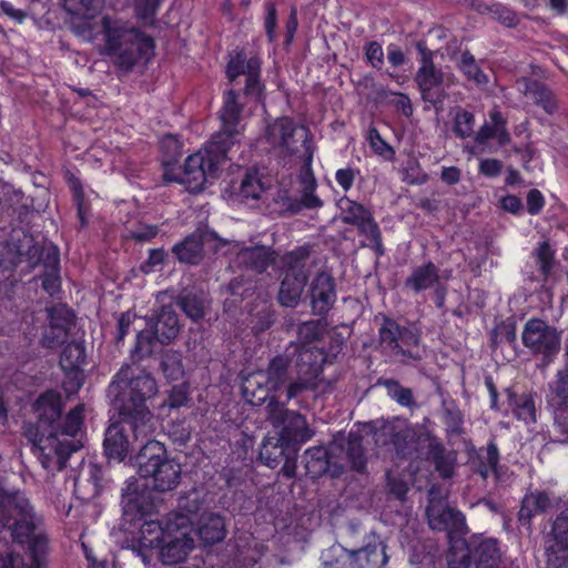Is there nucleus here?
I'll return each instance as SVG.
<instances>
[{"mask_svg": "<svg viewBox=\"0 0 568 568\" xmlns=\"http://www.w3.org/2000/svg\"><path fill=\"white\" fill-rule=\"evenodd\" d=\"M63 9L71 16L84 20L75 31L83 40L93 42L103 36L104 51L122 70L130 71L138 61L149 60L154 43L151 37L128 22L110 16L97 20L102 0H62Z\"/></svg>", "mask_w": 568, "mask_h": 568, "instance_id": "obj_1", "label": "nucleus"}, {"mask_svg": "<svg viewBox=\"0 0 568 568\" xmlns=\"http://www.w3.org/2000/svg\"><path fill=\"white\" fill-rule=\"evenodd\" d=\"M237 100L239 94L235 90L225 93L220 110L221 129L212 135L204 150L187 156L179 178L165 173L166 181H176L184 184L190 192H200L207 178L215 176L219 163L225 159L230 149L240 142L242 135L243 105Z\"/></svg>", "mask_w": 568, "mask_h": 568, "instance_id": "obj_2", "label": "nucleus"}, {"mask_svg": "<svg viewBox=\"0 0 568 568\" xmlns=\"http://www.w3.org/2000/svg\"><path fill=\"white\" fill-rule=\"evenodd\" d=\"M39 518L24 494L0 489V531L8 528L14 541L28 544L27 558L9 552L0 559V568H42L48 547L47 536L38 530Z\"/></svg>", "mask_w": 568, "mask_h": 568, "instance_id": "obj_3", "label": "nucleus"}, {"mask_svg": "<svg viewBox=\"0 0 568 568\" xmlns=\"http://www.w3.org/2000/svg\"><path fill=\"white\" fill-rule=\"evenodd\" d=\"M158 393L154 377L135 363L123 365L108 388L119 416L130 418L136 436L153 435L155 423L146 402Z\"/></svg>", "mask_w": 568, "mask_h": 568, "instance_id": "obj_4", "label": "nucleus"}, {"mask_svg": "<svg viewBox=\"0 0 568 568\" xmlns=\"http://www.w3.org/2000/svg\"><path fill=\"white\" fill-rule=\"evenodd\" d=\"M266 138L268 143L278 151L285 164L293 158H298L302 164L307 163L310 152L312 159L314 158L316 148L311 131L305 125H297L290 118H280L270 124Z\"/></svg>", "mask_w": 568, "mask_h": 568, "instance_id": "obj_5", "label": "nucleus"}, {"mask_svg": "<svg viewBox=\"0 0 568 568\" xmlns=\"http://www.w3.org/2000/svg\"><path fill=\"white\" fill-rule=\"evenodd\" d=\"M24 435L32 444V453L48 473L54 474L65 467L70 455L82 447L81 439H62L58 432L26 427Z\"/></svg>", "mask_w": 568, "mask_h": 568, "instance_id": "obj_6", "label": "nucleus"}, {"mask_svg": "<svg viewBox=\"0 0 568 568\" xmlns=\"http://www.w3.org/2000/svg\"><path fill=\"white\" fill-rule=\"evenodd\" d=\"M180 507L187 514L172 513L168 515L166 535L160 546V559L168 566L184 561L194 548L192 520L189 514H195L199 510V505L195 500L191 505L181 501Z\"/></svg>", "mask_w": 568, "mask_h": 568, "instance_id": "obj_7", "label": "nucleus"}, {"mask_svg": "<svg viewBox=\"0 0 568 568\" xmlns=\"http://www.w3.org/2000/svg\"><path fill=\"white\" fill-rule=\"evenodd\" d=\"M521 339L525 347L535 355H541L546 362L558 354L561 345V335L557 328L537 317L525 323Z\"/></svg>", "mask_w": 568, "mask_h": 568, "instance_id": "obj_8", "label": "nucleus"}, {"mask_svg": "<svg viewBox=\"0 0 568 568\" xmlns=\"http://www.w3.org/2000/svg\"><path fill=\"white\" fill-rule=\"evenodd\" d=\"M267 412L271 424L282 428L278 435L292 446L304 444L313 437L314 432L300 413L288 410L284 405L273 400L268 403Z\"/></svg>", "mask_w": 568, "mask_h": 568, "instance_id": "obj_9", "label": "nucleus"}, {"mask_svg": "<svg viewBox=\"0 0 568 568\" xmlns=\"http://www.w3.org/2000/svg\"><path fill=\"white\" fill-rule=\"evenodd\" d=\"M416 49L419 53V68L415 75V82L420 90L423 100L436 104L443 99L440 85L444 81V74L435 68L433 51L425 43L417 42Z\"/></svg>", "mask_w": 568, "mask_h": 568, "instance_id": "obj_10", "label": "nucleus"}, {"mask_svg": "<svg viewBox=\"0 0 568 568\" xmlns=\"http://www.w3.org/2000/svg\"><path fill=\"white\" fill-rule=\"evenodd\" d=\"M150 436H136L131 428L130 418L120 416V420L113 422L105 430L103 442L105 454L109 458L121 462L134 449L133 445L135 443L143 442Z\"/></svg>", "mask_w": 568, "mask_h": 568, "instance_id": "obj_11", "label": "nucleus"}, {"mask_svg": "<svg viewBox=\"0 0 568 568\" xmlns=\"http://www.w3.org/2000/svg\"><path fill=\"white\" fill-rule=\"evenodd\" d=\"M227 78L234 83L241 77H245L244 93L246 97L258 99L264 90L260 80L261 60L257 57L246 58L243 53H237L227 64Z\"/></svg>", "mask_w": 568, "mask_h": 568, "instance_id": "obj_12", "label": "nucleus"}, {"mask_svg": "<svg viewBox=\"0 0 568 568\" xmlns=\"http://www.w3.org/2000/svg\"><path fill=\"white\" fill-rule=\"evenodd\" d=\"M312 155L310 152L307 155V163L302 164L298 174V182L301 185L300 199L283 195V205L285 206V210L291 213H297L303 209L314 210L323 206V201L315 193L317 182L312 169Z\"/></svg>", "mask_w": 568, "mask_h": 568, "instance_id": "obj_13", "label": "nucleus"}, {"mask_svg": "<svg viewBox=\"0 0 568 568\" xmlns=\"http://www.w3.org/2000/svg\"><path fill=\"white\" fill-rule=\"evenodd\" d=\"M311 307L314 314H326L336 302L335 281L326 271L318 272L308 290Z\"/></svg>", "mask_w": 568, "mask_h": 568, "instance_id": "obj_14", "label": "nucleus"}, {"mask_svg": "<svg viewBox=\"0 0 568 568\" xmlns=\"http://www.w3.org/2000/svg\"><path fill=\"white\" fill-rule=\"evenodd\" d=\"M428 524L439 531L460 530L465 526L463 514L446 505L443 499L430 498L426 508Z\"/></svg>", "mask_w": 568, "mask_h": 568, "instance_id": "obj_15", "label": "nucleus"}, {"mask_svg": "<svg viewBox=\"0 0 568 568\" xmlns=\"http://www.w3.org/2000/svg\"><path fill=\"white\" fill-rule=\"evenodd\" d=\"M516 88L520 93L532 99L548 114L558 111L559 105L554 92L544 83L530 78H520L516 81Z\"/></svg>", "mask_w": 568, "mask_h": 568, "instance_id": "obj_16", "label": "nucleus"}, {"mask_svg": "<svg viewBox=\"0 0 568 568\" xmlns=\"http://www.w3.org/2000/svg\"><path fill=\"white\" fill-rule=\"evenodd\" d=\"M439 282V268L433 262H427L412 268L409 276L404 282V288L418 294L423 291L432 290Z\"/></svg>", "mask_w": 568, "mask_h": 568, "instance_id": "obj_17", "label": "nucleus"}, {"mask_svg": "<svg viewBox=\"0 0 568 568\" xmlns=\"http://www.w3.org/2000/svg\"><path fill=\"white\" fill-rule=\"evenodd\" d=\"M140 443L142 446L135 457V463L138 465L140 476L148 477L150 475V469L153 470L158 464L168 458L166 449L159 440L151 439V436Z\"/></svg>", "mask_w": 568, "mask_h": 568, "instance_id": "obj_18", "label": "nucleus"}, {"mask_svg": "<svg viewBox=\"0 0 568 568\" xmlns=\"http://www.w3.org/2000/svg\"><path fill=\"white\" fill-rule=\"evenodd\" d=\"M61 395L55 390H48L42 394L34 403V410L39 416L41 428L48 424L49 429H52L61 417L62 413Z\"/></svg>", "mask_w": 568, "mask_h": 568, "instance_id": "obj_19", "label": "nucleus"}, {"mask_svg": "<svg viewBox=\"0 0 568 568\" xmlns=\"http://www.w3.org/2000/svg\"><path fill=\"white\" fill-rule=\"evenodd\" d=\"M181 466L174 459L166 458L150 469L146 478L153 479V487L159 491H170L178 487L181 478Z\"/></svg>", "mask_w": 568, "mask_h": 568, "instance_id": "obj_20", "label": "nucleus"}, {"mask_svg": "<svg viewBox=\"0 0 568 568\" xmlns=\"http://www.w3.org/2000/svg\"><path fill=\"white\" fill-rule=\"evenodd\" d=\"M351 568H381L387 562L385 547L382 542L367 546L348 552Z\"/></svg>", "mask_w": 568, "mask_h": 568, "instance_id": "obj_21", "label": "nucleus"}, {"mask_svg": "<svg viewBox=\"0 0 568 568\" xmlns=\"http://www.w3.org/2000/svg\"><path fill=\"white\" fill-rule=\"evenodd\" d=\"M274 262V252L264 246L246 247L235 257V263L246 270L263 273Z\"/></svg>", "mask_w": 568, "mask_h": 568, "instance_id": "obj_22", "label": "nucleus"}, {"mask_svg": "<svg viewBox=\"0 0 568 568\" xmlns=\"http://www.w3.org/2000/svg\"><path fill=\"white\" fill-rule=\"evenodd\" d=\"M427 440L428 455L435 465V469L443 478L452 477L456 464V453L447 450L437 437L427 434Z\"/></svg>", "mask_w": 568, "mask_h": 568, "instance_id": "obj_23", "label": "nucleus"}, {"mask_svg": "<svg viewBox=\"0 0 568 568\" xmlns=\"http://www.w3.org/2000/svg\"><path fill=\"white\" fill-rule=\"evenodd\" d=\"M327 361V355L318 347H300L296 366L301 376L314 379Z\"/></svg>", "mask_w": 568, "mask_h": 568, "instance_id": "obj_24", "label": "nucleus"}, {"mask_svg": "<svg viewBox=\"0 0 568 568\" xmlns=\"http://www.w3.org/2000/svg\"><path fill=\"white\" fill-rule=\"evenodd\" d=\"M292 447L293 446L278 434L274 436L268 435L263 439L261 445L260 459L267 467L275 468L287 453L291 452Z\"/></svg>", "mask_w": 568, "mask_h": 568, "instance_id": "obj_25", "label": "nucleus"}, {"mask_svg": "<svg viewBox=\"0 0 568 568\" xmlns=\"http://www.w3.org/2000/svg\"><path fill=\"white\" fill-rule=\"evenodd\" d=\"M197 535L206 545L222 541L226 536L224 519L214 513H205L201 516Z\"/></svg>", "mask_w": 568, "mask_h": 568, "instance_id": "obj_26", "label": "nucleus"}, {"mask_svg": "<svg viewBox=\"0 0 568 568\" xmlns=\"http://www.w3.org/2000/svg\"><path fill=\"white\" fill-rule=\"evenodd\" d=\"M307 280L308 277L303 274L294 275L285 273L278 292V302L281 305L295 307L301 300Z\"/></svg>", "mask_w": 568, "mask_h": 568, "instance_id": "obj_27", "label": "nucleus"}, {"mask_svg": "<svg viewBox=\"0 0 568 568\" xmlns=\"http://www.w3.org/2000/svg\"><path fill=\"white\" fill-rule=\"evenodd\" d=\"M552 507L550 496L545 491L536 490L526 495L523 499L518 520L521 525H528L532 516L545 513Z\"/></svg>", "mask_w": 568, "mask_h": 568, "instance_id": "obj_28", "label": "nucleus"}, {"mask_svg": "<svg viewBox=\"0 0 568 568\" xmlns=\"http://www.w3.org/2000/svg\"><path fill=\"white\" fill-rule=\"evenodd\" d=\"M545 550H568V508L562 510L544 537Z\"/></svg>", "mask_w": 568, "mask_h": 568, "instance_id": "obj_29", "label": "nucleus"}, {"mask_svg": "<svg viewBox=\"0 0 568 568\" xmlns=\"http://www.w3.org/2000/svg\"><path fill=\"white\" fill-rule=\"evenodd\" d=\"M154 332L160 344H168L178 336L179 320L172 306H162L156 314Z\"/></svg>", "mask_w": 568, "mask_h": 568, "instance_id": "obj_30", "label": "nucleus"}, {"mask_svg": "<svg viewBox=\"0 0 568 568\" xmlns=\"http://www.w3.org/2000/svg\"><path fill=\"white\" fill-rule=\"evenodd\" d=\"M471 551L476 568H498L500 550L496 539H480L474 545Z\"/></svg>", "mask_w": 568, "mask_h": 568, "instance_id": "obj_31", "label": "nucleus"}, {"mask_svg": "<svg viewBox=\"0 0 568 568\" xmlns=\"http://www.w3.org/2000/svg\"><path fill=\"white\" fill-rule=\"evenodd\" d=\"M166 535V521L164 524L154 519H145L140 526L138 538L140 548H160Z\"/></svg>", "mask_w": 568, "mask_h": 568, "instance_id": "obj_32", "label": "nucleus"}, {"mask_svg": "<svg viewBox=\"0 0 568 568\" xmlns=\"http://www.w3.org/2000/svg\"><path fill=\"white\" fill-rule=\"evenodd\" d=\"M178 260L186 264H197L202 258L203 243L200 234H191L173 246Z\"/></svg>", "mask_w": 568, "mask_h": 568, "instance_id": "obj_33", "label": "nucleus"}, {"mask_svg": "<svg viewBox=\"0 0 568 568\" xmlns=\"http://www.w3.org/2000/svg\"><path fill=\"white\" fill-rule=\"evenodd\" d=\"M312 247L310 245L298 246L282 256L283 267L287 274H303L310 276V271L306 267L307 261L311 255Z\"/></svg>", "mask_w": 568, "mask_h": 568, "instance_id": "obj_34", "label": "nucleus"}, {"mask_svg": "<svg viewBox=\"0 0 568 568\" xmlns=\"http://www.w3.org/2000/svg\"><path fill=\"white\" fill-rule=\"evenodd\" d=\"M420 337L417 332L403 327L400 331V336L398 338V345L400 351H395V356H402L403 362L412 361L418 362L422 359V353L419 349Z\"/></svg>", "mask_w": 568, "mask_h": 568, "instance_id": "obj_35", "label": "nucleus"}, {"mask_svg": "<svg viewBox=\"0 0 568 568\" xmlns=\"http://www.w3.org/2000/svg\"><path fill=\"white\" fill-rule=\"evenodd\" d=\"M83 412L84 405H77L72 410L69 412L63 423H61L59 419L51 430H57L62 439H79L78 435L81 433L83 426Z\"/></svg>", "mask_w": 568, "mask_h": 568, "instance_id": "obj_36", "label": "nucleus"}, {"mask_svg": "<svg viewBox=\"0 0 568 568\" xmlns=\"http://www.w3.org/2000/svg\"><path fill=\"white\" fill-rule=\"evenodd\" d=\"M306 474L315 479L324 475L329 467L328 452L322 446L311 447L305 452Z\"/></svg>", "mask_w": 568, "mask_h": 568, "instance_id": "obj_37", "label": "nucleus"}, {"mask_svg": "<svg viewBox=\"0 0 568 568\" xmlns=\"http://www.w3.org/2000/svg\"><path fill=\"white\" fill-rule=\"evenodd\" d=\"M84 361V345L73 342L64 346L60 356V366L65 373H74L77 376Z\"/></svg>", "mask_w": 568, "mask_h": 568, "instance_id": "obj_38", "label": "nucleus"}, {"mask_svg": "<svg viewBox=\"0 0 568 568\" xmlns=\"http://www.w3.org/2000/svg\"><path fill=\"white\" fill-rule=\"evenodd\" d=\"M509 406L513 409L514 415L525 423L535 422L536 409L535 403L530 395L523 394L516 395L510 390H507Z\"/></svg>", "mask_w": 568, "mask_h": 568, "instance_id": "obj_39", "label": "nucleus"}, {"mask_svg": "<svg viewBox=\"0 0 568 568\" xmlns=\"http://www.w3.org/2000/svg\"><path fill=\"white\" fill-rule=\"evenodd\" d=\"M355 226L357 227L358 233L368 240L366 245L373 248L378 256H383L385 254V248L382 242V233L373 214Z\"/></svg>", "mask_w": 568, "mask_h": 568, "instance_id": "obj_40", "label": "nucleus"}, {"mask_svg": "<svg viewBox=\"0 0 568 568\" xmlns=\"http://www.w3.org/2000/svg\"><path fill=\"white\" fill-rule=\"evenodd\" d=\"M371 82L374 93L373 99L375 101L381 102L384 101L388 95H393L394 99L392 100V103L397 111H399L403 115L407 118L413 114V105L409 98L406 94L400 92H389L382 84H377L373 80H371Z\"/></svg>", "mask_w": 568, "mask_h": 568, "instance_id": "obj_41", "label": "nucleus"}, {"mask_svg": "<svg viewBox=\"0 0 568 568\" xmlns=\"http://www.w3.org/2000/svg\"><path fill=\"white\" fill-rule=\"evenodd\" d=\"M158 344H160V341L158 339V335H155L154 331H141L136 335L134 348L131 351V358L133 363L151 356L155 352Z\"/></svg>", "mask_w": 568, "mask_h": 568, "instance_id": "obj_42", "label": "nucleus"}, {"mask_svg": "<svg viewBox=\"0 0 568 568\" xmlns=\"http://www.w3.org/2000/svg\"><path fill=\"white\" fill-rule=\"evenodd\" d=\"M51 331H57V338H67L68 327L72 322V314L64 305L52 306L47 310Z\"/></svg>", "mask_w": 568, "mask_h": 568, "instance_id": "obj_43", "label": "nucleus"}, {"mask_svg": "<svg viewBox=\"0 0 568 568\" xmlns=\"http://www.w3.org/2000/svg\"><path fill=\"white\" fill-rule=\"evenodd\" d=\"M326 328L323 320H311L303 322L297 328V343L300 347H308L313 342L321 338Z\"/></svg>", "mask_w": 568, "mask_h": 568, "instance_id": "obj_44", "label": "nucleus"}, {"mask_svg": "<svg viewBox=\"0 0 568 568\" xmlns=\"http://www.w3.org/2000/svg\"><path fill=\"white\" fill-rule=\"evenodd\" d=\"M473 554L465 539H456L452 542L446 560L449 568H469Z\"/></svg>", "mask_w": 568, "mask_h": 568, "instance_id": "obj_45", "label": "nucleus"}, {"mask_svg": "<svg viewBox=\"0 0 568 568\" xmlns=\"http://www.w3.org/2000/svg\"><path fill=\"white\" fill-rule=\"evenodd\" d=\"M378 383L379 385H383L386 388L387 395L400 406H416V402L414 399V395L410 388L402 386L396 379L393 378L383 379L379 381Z\"/></svg>", "mask_w": 568, "mask_h": 568, "instance_id": "obj_46", "label": "nucleus"}, {"mask_svg": "<svg viewBox=\"0 0 568 568\" xmlns=\"http://www.w3.org/2000/svg\"><path fill=\"white\" fill-rule=\"evenodd\" d=\"M342 221L345 224L356 225L368 217L372 212L363 204L345 197L341 201Z\"/></svg>", "mask_w": 568, "mask_h": 568, "instance_id": "obj_47", "label": "nucleus"}, {"mask_svg": "<svg viewBox=\"0 0 568 568\" xmlns=\"http://www.w3.org/2000/svg\"><path fill=\"white\" fill-rule=\"evenodd\" d=\"M384 432L390 437V442L398 454L405 456L409 453L410 446L413 445L416 437V432L414 428L405 427L394 432L393 427H385Z\"/></svg>", "mask_w": 568, "mask_h": 568, "instance_id": "obj_48", "label": "nucleus"}, {"mask_svg": "<svg viewBox=\"0 0 568 568\" xmlns=\"http://www.w3.org/2000/svg\"><path fill=\"white\" fill-rule=\"evenodd\" d=\"M402 326L394 320L385 318L379 328L381 344L388 349L393 355L395 351H400L398 338L400 336Z\"/></svg>", "mask_w": 568, "mask_h": 568, "instance_id": "obj_49", "label": "nucleus"}, {"mask_svg": "<svg viewBox=\"0 0 568 568\" xmlns=\"http://www.w3.org/2000/svg\"><path fill=\"white\" fill-rule=\"evenodd\" d=\"M266 190L264 182L256 172H248L241 181L239 194L243 199L258 200Z\"/></svg>", "mask_w": 568, "mask_h": 568, "instance_id": "obj_50", "label": "nucleus"}, {"mask_svg": "<svg viewBox=\"0 0 568 568\" xmlns=\"http://www.w3.org/2000/svg\"><path fill=\"white\" fill-rule=\"evenodd\" d=\"M161 367L164 375L172 381H178L183 375L182 355L176 351H165L162 355Z\"/></svg>", "mask_w": 568, "mask_h": 568, "instance_id": "obj_51", "label": "nucleus"}, {"mask_svg": "<svg viewBox=\"0 0 568 568\" xmlns=\"http://www.w3.org/2000/svg\"><path fill=\"white\" fill-rule=\"evenodd\" d=\"M458 69L468 80L474 81L476 84H486L488 82L487 75L479 69L475 58L468 51L462 53Z\"/></svg>", "mask_w": 568, "mask_h": 568, "instance_id": "obj_52", "label": "nucleus"}, {"mask_svg": "<svg viewBox=\"0 0 568 568\" xmlns=\"http://www.w3.org/2000/svg\"><path fill=\"white\" fill-rule=\"evenodd\" d=\"M287 361L284 357H275L268 365L266 372L267 389H277L285 381Z\"/></svg>", "mask_w": 568, "mask_h": 568, "instance_id": "obj_53", "label": "nucleus"}, {"mask_svg": "<svg viewBox=\"0 0 568 568\" xmlns=\"http://www.w3.org/2000/svg\"><path fill=\"white\" fill-rule=\"evenodd\" d=\"M61 281L59 276V258L53 256L45 264V272L42 275V287L51 296L55 295L60 290Z\"/></svg>", "mask_w": 568, "mask_h": 568, "instance_id": "obj_54", "label": "nucleus"}, {"mask_svg": "<svg viewBox=\"0 0 568 568\" xmlns=\"http://www.w3.org/2000/svg\"><path fill=\"white\" fill-rule=\"evenodd\" d=\"M536 263L539 266L542 280L546 281L551 272L555 251L551 248L548 242H541L534 251Z\"/></svg>", "mask_w": 568, "mask_h": 568, "instance_id": "obj_55", "label": "nucleus"}, {"mask_svg": "<svg viewBox=\"0 0 568 568\" xmlns=\"http://www.w3.org/2000/svg\"><path fill=\"white\" fill-rule=\"evenodd\" d=\"M348 552L339 545L329 547L322 554L323 568H346V564H349Z\"/></svg>", "mask_w": 568, "mask_h": 568, "instance_id": "obj_56", "label": "nucleus"}, {"mask_svg": "<svg viewBox=\"0 0 568 568\" xmlns=\"http://www.w3.org/2000/svg\"><path fill=\"white\" fill-rule=\"evenodd\" d=\"M179 304L183 312L193 321H197L204 315V300L196 294H184L181 296Z\"/></svg>", "mask_w": 568, "mask_h": 568, "instance_id": "obj_57", "label": "nucleus"}, {"mask_svg": "<svg viewBox=\"0 0 568 568\" xmlns=\"http://www.w3.org/2000/svg\"><path fill=\"white\" fill-rule=\"evenodd\" d=\"M346 455H347V459L349 460L351 466L354 470L359 471V473L365 470L366 457H365L364 448H363V445H362V442L359 438L351 437L348 439L347 447H346Z\"/></svg>", "mask_w": 568, "mask_h": 568, "instance_id": "obj_58", "label": "nucleus"}, {"mask_svg": "<svg viewBox=\"0 0 568 568\" xmlns=\"http://www.w3.org/2000/svg\"><path fill=\"white\" fill-rule=\"evenodd\" d=\"M475 116L471 112L460 110L454 119L453 132L459 139L469 138L474 133Z\"/></svg>", "mask_w": 568, "mask_h": 568, "instance_id": "obj_59", "label": "nucleus"}, {"mask_svg": "<svg viewBox=\"0 0 568 568\" xmlns=\"http://www.w3.org/2000/svg\"><path fill=\"white\" fill-rule=\"evenodd\" d=\"M552 404L557 406V414L564 416V410L568 407V371L559 373V379L554 390Z\"/></svg>", "mask_w": 568, "mask_h": 568, "instance_id": "obj_60", "label": "nucleus"}, {"mask_svg": "<svg viewBox=\"0 0 568 568\" xmlns=\"http://www.w3.org/2000/svg\"><path fill=\"white\" fill-rule=\"evenodd\" d=\"M367 139L372 150L377 155L383 156L386 160H392L394 158V149L387 142H385L376 128H371L368 130Z\"/></svg>", "mask_w": 568, "mask_h": 568, "instance_id": "obj_61", "label": "nucleus"}, {"mask_svg": "<svg viewBox=\"0 0 568 568\" xmlns=\"http://www.w3.org/2000/svg\"><path fill=\"white\" fill-rule=\"evenodd\" d=\"M490 121L495 123V130L493 133V139H496L499 145H506L510 143L511 138L506 128V120L503 116L501 112L497 109H494L489 114Z\"/></svg>", "mask_w": 568, "mask_h": 568, "instance_id": "obj_62", "label": "nucleus"}, {"mask_svg": "<svg viewBox=\"0 0 568 568\" xmlns=\"http://www.w3.org/2000/svg\"><path fill=\"white\" fill-rule=\"evenodd\" d=\"M122 507L124 514L140 515V519L150 514V511L141 504L138 493H124L122 496Z\"/></svg>", "mask_w": 568, "mask_h": 568, "instance_id": "obj_63", "label": "nucleus"}, {"mask_svg": "<svg viewBox=\"0 0 568 568\" xmlns=\"http://www.w3.org/2000/svg\"><path fill=\"white\" fill-rule=\"evenodd\" d=\"M546 568H568V550H545Z\"/></svg>", "mask_w": 568, "mask_h": 568, "instance_id": "obj_64", "label": "nucleus"}]
</instances>
